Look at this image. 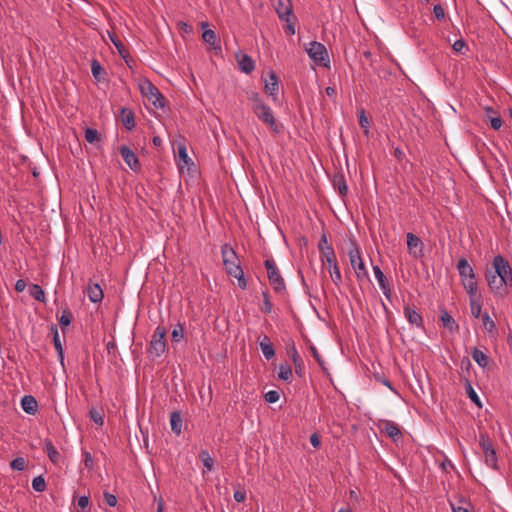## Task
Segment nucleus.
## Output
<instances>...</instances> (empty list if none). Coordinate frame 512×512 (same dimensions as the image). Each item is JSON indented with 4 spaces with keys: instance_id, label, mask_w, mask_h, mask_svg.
Wrapping results in <instances>:
<instances>
[{
    "instance_id": "16",
    "label": "nucleus",
    "mask_w": 512,
    "mask_h": 512,
    "mask_svg": "<svg viewBox=\"0 0 512 512\" xmlns=\"http://www.w3.org/2000/svg\"><path fill=\"white\" fill-rule=\"evenodd\" d=\"M275 9L281 20L285 22L289 21V17L292 14V4L290 0H277Z\"/></svg>"
},
{
    "instance_id": "47",
    "label": "nucleus",
    "mask_w": 512,
    "mask_h": 512,
    "mask_svg": "<svg viewBox=\"0 0 512 512\" xmlns=\"http://www.w3.org/2000/svg\"><path fill=\"white\" fill-rule=\"evenodd\" d=\"M91 419L99 426H102L104 423V418L100 411L93 409L90 411Z\"/></svg>"
},
{
    "instance_id": "8",
    "label": "nucleus",
    "mask_w": 512,
    "mask_h": 512,
    "mask_svg": "<svg viewBox=\"0 0 512 512\" xmlns=\"http://www.w3.org/2000/svg\"><path fill=\"white\" fill-rule=\"evenodd\" d=\"M140 90L142 95L145 96L156 108H163L165 106L164 96L150 81L146 80L141 83Z\"/></svg>"
},
{
    "instance_id": "14",
    "label": "nucleus",
    "mask_w": 512,
    "mask_h": 512,
    "mask_svg": "<svg viewBox=\"0 0 512 512\" xmlns=\"http://www.w3.org/2000/svg\"><path fill=\"white\" fill-rule=\"evenodd\" d=\"M279 90V84H278V77L274 71H270L268 73V79H265V92L273 98V100H276V97L278 95Z\"/></svg>"
},
{
    "instance_id": "56",
    "label": "nucleus",
    "mask_w": 512,
    "mask_h": 512,
    "mask_svg": "<svg viewBox=\"0 0 512 512\" xmlns=\"http://www.w3.org/2000/svg\"><path fill=\"white\" fill-rule=\"evenodd\" d=\"M233 497L238 503L244 502L246 499V491L243 489H238L234 492Z\"/></svg>"
},
{
    "instance_id": "15",
    "label": "nucleus",
    "mask_w": 512,
    "mask_h": 512,
    "mask_svg": "<svg viewBox=\"0 0 512 512\" xmlns=\"http://www.w3.org/2000/svg\"><path fill=\"white\" fill-rule=\"evenodd\" d=\"M373 272L383 294L388 300H391V289L384 273L379 266H373Z\"/></svg>"
},
{
    "instance_id": "44",
    "label": "nucleus",
    "mask_w": 512,
    "mask_h": 512,
    "mask_svg": "<svg viewBox=\"0 0 512 512\" xmlns=\"http://www.w3.org/2000/svg\"><path fill=\"white\" fill-rule=\"evenodd\" d=\"M26 461L23 457H17L12 460L10 466L13 470L23 471L25 469Z\"/></svg>"
},
{
    "instance_id": "37",
    "label": "nucleus",
    "mask_w": 512,
    "mask_h": 512,
    "mask_svg": "<svg viewBox=\"0 0 512 512\" xmlns=\"http://www.w3.org/2000/svg\"><path fill=\"white\" fill-rule=\"evenodd\" d=\"M278 377L286 382H290L293 377L292 369L286 365H280L278 369Z\"/></svg>"
},
{
    "instance_id": "36",
    "label": "nucleus",
    "mask_w": 512,
    "mask_h": 512,
    "mask_svg": "<svg viewBox=\"0 0 512 512\" xmlns=\"http://www.w3.org/2000/svg\"><path fill=\"white\" fill-rule=\"evenodd\" d=\"M29 294L35 300H38L41 302H43L45 300V293H44L43 289L37 284H32L29 286Z\"/></svg>"
},
{
    "instance_id": "41",
    "label": "nucleus",
    "mask_w": 512,
    "mask_h": 512,
    "mask_svg": "<svg viewBox=\"0 0 512 512\" xmlns=\"http://www.w3.org/2000/svg\"><path fill=\"white\" fill-rule=\"evenodd\" d=\"M262 297H263V308H262V310L265 313L270 314L272 312V309H273V304H272V302L270 300L269 291L267 289L262 291Z\"/></svg>"
},
{
    "instance_id": "64",
    "label": "nucleus",
    "mask_w": 512,
    "mask_h": 512,
    "mask_svg": "<svg viewBox=\"0 0 512 512\" xmlns=\"http://www.w3.org/2000/svg\"><path fill=\"white\" fill-rule=\"evenodd\" d=\"M453 512H471L467 507L452 505Z\"/></svg>"
},
{
    "instance_id": "30",
    "label": "nucleus",
    "mask_w": 512,
    "mask_h": 512,
    "mask_svg": "<svg viewBox=\"0 0 512 512\" xmlns=\"http://www.w3.org/2000/svg\"><path fill=\"white\" fill-rule=\"evenodd\" d=\"M465 390H466V393L469 397V399L475 404L477 405L478 407H482V403H481V400L478 396V394L476 393V391L474 390L471 382L466 379L465 381Z\"/></svg>"
},
{
    "instance_id": "19",
    "label": "nucleus",
    "mask_w": 512,
    "mask_h": 512,
    "mask_svg": "<svg viewBox=\"0 0 512 512\" xmlns=\"http://www.w3.org/2000/svg\"><path fill=\"white\" fill-rule=\"evenodd\" d=\"M487 119L494 130H499L502 127V119L498 113L490 106L484 108Z\"/></svg>"
},
{
    "instance_id": "63",
    "label": "nucleus",
    "mask_w": 512,
    "mask_h": 512,
    "mask_svg": "<svg viewBox=\"0 0 512 512\" xmlns=\"http://www.w3.org/2000/svg\"><path fill=\"white\" fill-rule=\"evenodd\" d=\"M285 30L290 35H294L295 34V26H294V24L290 23V20L288 22H286Z\"/></svg>"
},
{
    "instance_id": "9",
    "label": "nucleus",
    "mask_w": 512,
    "mask_h": 512,
    "mask_svg": "<svg viewBox=\"0 0 512 512\" xmlns=\"http://www.w3.org/2000/svg\"><path fill=\"white\" fill-rule=\"evenodd\" d=\"M252 110L259 120L269 125L270 129L275 133H280V126L276 122L271 108L267 104H258L252 106Z\"/></svg>"
},
{
    "instance_id": "21",
    "label": "nucleus",
    "mask_w": 512,
    "mask_h": 512,
    "mask_svg": "<svg viewBox=\"0 0 512 512\" xmlns=\"http://www.w3.org/2000/svg\"><path fill=\"white\" fill-rule=\"evenodd\" d=\"M21 407L26 413L34 415L37 412L38 403L33 396L25 395L21 399Z\"/></svg>"
},
{
    "instance_id": "24",
    "label": "nucleus",
    "mask_w": 512,
    "mask_h": 512,
    "mask_svg": "<svg viewBox=\"0 0 512 512\" xmlns=\"http://www.w3.org/2000/svg\"><path fill=\"white\" fill-rule=\"evenodd\" d=\"M121 121L128 130H133L136 126L134 114L127 108L121 109Z\"/></svg>"
},
{
    "instance_id": "52",
    "label": "nucleus",
    "mask_w": 512,
    "mask_h": 512,
    "mask_svg": "<svg viewBox=\"0 0 512 512\" xmlns=\"http://www.w3.org/2000/svg\"><path fill=\"white\" fill-rule=\"evenodd\" d=\"M433 13L438 20H443L445 18V10L440 4L434 6Z\"/></svg>"
},
{
    "instance_id": "58",
    "label": "nucleus",
    "mask_w": 512,
    "mask_h": 512,
    "mask_svg": "<svg viewBox=\"0 0 512 512\" xmlns=\"http://www.w3.org/2000/svg\"><path fill=\"white\" fill-rule=\"evenodd\" d=\"M232 277L236 278L238 280V285L241 289H245L247 286V281L244 277V272L241 270L239 275H232Z\"/></svg>"
},
{
    "instance_id": "61",
    "label": "nucleus",
    "mask_w": 512,
    "mask_h": 512,
    "mask_svg": "<svg viewBox=\"0 0 512 512\" xmlns=\"http://www.w3.org/2000/svg\"><path fill=\"white\" fill-rule=\"evenodd\" d=\"M57 318H58V322H59V327H60L61 331L64 333V321H65L64 311H62V312L58 311Z\"/></svg>"
},
{
    "instance_id": "12",
    "label": "nucleus",
    "mask_w": 512,
    "mask_h": 512,
    "mask_svg": "<svg viewBox=\"0 0 512 512\" xmlns=\"http://www.w3.org/2000/svg\"><path fill=\"white\" fill-rule=\"evenodd\" d=\"M407 247L409 253L414 258H420L423 256V243L416 235L413 233H407Z\"/></svg>"
},
{
    "instance_id": "35",
    "label": "nucleus",
    "mask_w": 512,
    "mask_h": 512,
    "mask_svg": "<svg viewBox=\"0 0 512 512\" xmlns=\"http://www.w3.org/2000/svg\"><path fill=\"white\" fill-rule=\"evenodd\" d=\"M358 117H359V125L361 127V129L363 130V133L368 136L369 135V132H370V121L369 119L367 118L366 116V113H365V110L364 109H361L359 112H358Z\"/></svg>"
},
{
    "instance_id": "20",
    "label": "nucleus",
    "mask_w": 512,
    "mask_h": 512,
    "mask_svg": "<svg viewBox=\"0 0 512 512\" xmlns=\"http://www.w3.org/2000/svg\"><path fill=\"white\" fill-rule=\"evenodd\" d=\"M471 356L473 360L478 364L481 368H486L490 363L489 356L482 350L474 347L471 351Z\"/></svg>"
},
{
    "instance_id": "27",
    "label": "nucleus",
    "mask_w": 512,
    "mask_h": 512,
    "mask_svg": "<svg viewBox=\"0 0 512 512\" xmlns=\"http://www.w3.org/2000/svg\"><path fill=\"white\" fill-rule=\"evenodd\" d=\"M239 68L242 72L250 74L254 70V62L252 58L246 54H243L238 59Z\"/></svg>"
},
{
    "instance_id": "2",
    "label": "nucleus",
    "mask_w": 512,
    "mask_h": 512,
    "mask_svg": "<svg viewBox=\"0 0 512 512\" xmlns=\"http://www.w3.org/2000/svg\"><path fill=\"white\" fill-rule=\"evenodd\" d=\"M484 276L488 288L496 300H502L508 296L509 287L512 286V281L496 277L490 272V270H485Z\"/></svg>"
},
{
    "instance_id": "39",
    "label": "nucleus",
    "mask_w": 512,
    "mask_h": 512,
    "mask_svg": "<svg viewBox=\"0 0 512 512\" xmlns=\"http://www.w3.org/2000/svg\"><path fill=\"white\" fill-rule=\"evenodd\" d=\"M184 338V327L182 324L178 323L174 326L171 333L172 342H180Z\"/></svg>"
},
{
    "instance_id": "31",
    "label": "nucleus",
    "mask_w": 512,
    "mask_h": 512,
    "mask_svg": "<svg viewBox=\"0 0 512 512\" xmlns=\"http://www.w3.org/2000/svg\"><path fill=\"white\" fill-rule=\"evenodd\" d=\"M384 428L389 437L395 439L401 436V431L397 424L392 421L386 420L384 422Z\"/></svg>"
},
{
    "instance_id": "48",
    "label": "nucleus",
    "mask_w": 512,
    "mask_h": 512,
    "mask_svg": "<svg viewBox=\"0 0 512 512\" xmlns=\"http://www.w3.org/2000/svg\"><path fill=\"white\" fill-rule=\"evenodd\" d=\"M289 353L291 354L292 361L295 365V372L298 373V363L301 362V359H300L299 353L294 345L291 347V350L289 351Z\"/></svg>"
},
{
    "instance_id": "49",
    "label": "nucleus",
    "mask_w": 512,
    "mask_h": 512,
    "mask_svg": "<svg viewBox=\"0 0 512 512\" xmlns=\"http://www.w3.org/2000/svg\"><path fill=\"white\" fill-rule=\"evenodd\" d=\"M178 157H179V160L181 162H183L184 164H188L189 161H190V158L187 154V150H186V147L185 146H179L178 147Z\"/></svg>"
},
{
    "instance_id": "7",
    "label": "nucleus",
    "mask_w": 512,
    "mask_h": 512,
    "mask_svg": "<svg viewBox=\"0 0 512 512\" xmlns=\"http://www.w3.org/2000/svg\"><path fill=\"white\" fill-rule=\"evenodd\" d=\"M265 268L267 269L268 279L270 284L276 293H282L286 290V285L283 277L277 268L273 259H266L264 262Z\"/></svg>"
},
{
    "instance_id": "38",
    "label": "nucleus",
    "mask_w": 512,
    "mask_h": 512,
    "mask_svg": "<svg viewBox=\"0 0 512 512\" xmlns=\"http://www.w3.org/2000/svg\"><path fill=\"white\" fill-rule=\"evenodd\" d=\"M481 320L488 333H494L496 331V324L487 312L483 313Z\"/></svg>"
},
{
    "instance_id": "26",
    "label": "nucleus",
    "mask_w": 512,
    "mask_h": 512,
    "mask_svg": "<svg viewBox=\"0 0 512 512\" xmlns=\"http://www.w3.org/2000/svg\"><path fill=\"white\" fill-rule=\"evenodd\" d=\"M441 322L443 326L448 329L450 332L457 331L459 326L454 320V318L447 312L442 311L440 316Z\"/></svg>"
},
{
    "instance_id": "5",
    "label": "nucleus",
    "mask_w": 512,
    "mask_h": 512,
    "mask_svg": "<svg viewBox=\"0 0 512 512\" xmlns=\"http://www.w3.org/2000/svg\"><path fill=\"white\" fill-rule=\"evenodd\" d=\"M348 256L357 279L367 278L369 274L361 257L359 247L355 241L351 242V248L348 252Z\"/></svg>"
},
{
    "instance_id": "53",
    "label": "nucleus",
    "mask_w": 512,
    "mask_h": 512,
    "mask_svg": "<svg viewBox=\"0 0 512 512\" xmlns=\"http://www.w3.org/2000/svg\"><path fill=\"white\" fill-rule=\"evenodd\" d=\"M453 50L457 53H463V50L466 49V43L463 39H458L453 43Z\"/></svg>"
},
{
    "instance_id": "25",
    "label": "nucleus",
    "mask_w": 512,
    "mask_h": 512,
    "mask_svg": "<svg viewBox=\"0 0 512 512\" xmlns=\"http://www.w3.org/2000/svg\"><path fill=\"white\" fill-rule=\"evenodd\" d=\"M182 417L180 412L174 411L170 414V426L171 430L176 434L180 435L182 432Z\"/></svg>"
},
{
    "instance_id": "60",
    "label": "nucleus",
    "mask_w": 512,
    "mask_h": 512,
    "mask_svg": "<svg viewBox=\"0 0 512 512\" xmlns=\"http://www.w3.org/2000/svg\"><path fill=\"white\" fill-rule=\"evenodd\" d=\"M26 282L23 279H19L15 283V290L17 292H23L26 288Z\"/></svg>"
},
{
    "instance_id": "13",
    "label": "nucleus",
    "mask_w": 512,
    "mask_h": 512,
    "mask_svg": "<svg viewBox=\"0 0 512 512\" xmlns=\"http://www.w3.org/2000/svg\"><path fill=\"white\" fill-rule=\"evenodd\" d=\"M404 316L411 325L423 329V317L415 308L405 305Z\"/></svg>"
},
{
    "instance_id": "17",
    "label": "nucleus",
    "mask_w": 512,
    "mask_h": 512,
    "mask_svg": "<svg viewBox=\"0 0 512 512\" xmlns=\"http://www.w3.org/2000/svg\"><path fill=\"white\" fill-rule=\"evenodd\" d=\"M121 156L124 162L132 169L137 170L139 168V161L136 154L129 149L127 146H122L120 148Z\"/></svg>"
},
{
    "instance_id": "62",
    "label": "nucleus",
    "mask_w": 512,
    "mask_h": 512,
    "mask_svg": "<svg viewBox=\"0 0 512 512\" xmlns=\"http://www.w3.org/2000/svg\"><path fill=\"white\" fill-rule=\"evenodd\" d=\"M310 350H311V353H312L313 357L316 359V361L319 364H321L322 363V359H321V356H320L318 350L314 346H311Z\"/></svg>"
},
{
    "instance_id": "57",
    "label": "nucleus",
    "mask_w": 512,
    "mask_h": 512,
    "mask_svg": "<svg viewBox=\"0 0 512 512\" xmlns=\"http://www.w3.org/2000/svg\"><path fill=\"white\" fill-rule=\"evenodd\" d=\"M109 38L111 42L115 45V47L121 52V49L123 48V44L121 40L113 33L108 32Z\"/></svg>"
},
{
    "instance_id": "45",
    "label": "nucleus",
    "mask_w": 512,
    "mask_h": 512,
    "mask_svg": "<svg viewBox=\"0 0 512 512\" xmlns=\"http://www.w3.org/2000/svg\"><path fill=\"white\" fill-rule=\"evenodd\" d=\"M85 139L89 143H94L99 139L98 131L96 129L87 128L85 131Z\"/></svg>"
},
{
    "instance_id": "6",
    "label": "nucleus",
    "mask_w": 512,
    "mask_h": 512,
    "mask_svg": "<svg viewBox=\"0 0 512 512\" xmlns=\"http://www.w3.org/2000/svg\"><path fill=\"white\" fill-rule=\"evenodd\" d=\"M166 330L162 326H158L152 336L149 346V353L153 357H160L164 354L167 347Z\"/></svg>"
},
{
    "instance_id": "51",
    "label": "nucleus",
    "mask_w": 512,
    "mask_h": 512,
    "mask_svg": "<svg viewBox=\"0 0 512 512\" xmlns=\"http://www.w3.org/2000/svg\"><path fill=\"white\" fill-rule=\"evenodd\" d=\"M104 501L110 507H114L117 504L116 496L111 494V493H109V492H105L104 493Z\"/></svg>"
},
{
    "instance_id": "23",
    "label": "nucleus",
    "mask_w": 512,
    "mask_h": 512,
    "mask_svg": "<svg viewBox=\"0 0 512 512\" xmlns=\"http://www.w3.org/2000/svg\"><path fill=\"white\" fill-rule=\"evenodd\" d=\"M259 346L265 359L270 360L275 356V350L272 344L270 343L268 336L265 335L263 337V339L259 343Z\"/></svg>"
},
{
    "instance_id": "29",
    "label": "nucleus",
    "mask_w": 512,
    "mask_h": 512,
    "mask_svg": "<svg viewBox=\"0 0 512 512\" xmlns=\"http://www.w3.org/2000/svg\"><path fill=\"white\" fill-rule=\"evenodd\" d=\"M333 186L338 190L341 196H345L348 191L346 180L342 174L335 175L333 178Z\"/></svg>"
},
{
    "instance_id": "28",
    "label": "nucleus",
    "mask_w": 512,
    "mask_h": 512,
    "mask_svg": "<svg viewBox=\"0 0 512 512\" xmlns=\"http://www.w3.org/2000/svg\"><path fill=\"white\" fill-rule=\"evenodd\" d=\"M320 252L323 255V261L325 260L329 266L337 264V258L332 246H320Z\"/></svg>"
},
{
    "instance_id": "10",
    "label": "nucleus",
    "mask_w": 512,
    "mask_h": 512,
    "mask_svg": "<svg viewBox=\"0 0 512 512\" xmlns=\"http://www.w3.org/2000/svg\"><path fill=\"white\" fill-rule=\"evenodd\" d=\"M479 445L483 451L485 463L492 469H497V455L491 439L488 435L481 433L479 435Z\"/></svg>"
},
{
    "instance_id": "43",
    "label": "nucleus",
    "mask_w": 512,
    "mask_h": 512,
    "mask_svg": "<svg viewBox=\"0 0 512 512\" xmlns=\"http://www.w3.org/2000/svg\"><path fill=\"white\" fill-rule=\"evenodd\" d=\"M32 488L37 492H43L46 489L45 479L37 476L32 480Z\"/></svg>"
},
{
    "instance_id": "4",
    "label": "nucleus",
    "mask_w": 512,
    "mask_h": 512,
    "mask_svg": "<svg viewBox=\"0 0 512 512\" xmlns=\"http://www.w3.org/2000/svg\"><path fill=\"white\" fill-rule=\"evenodd\" d=\"M305 51L310 59L316 64L324 67H329L330 59L326 47L317 41L310 42Z\"/></svg>"
},
{
    "instance_id": "1",
    "label": "nucleus",
    "mask_w": 512,
    "mask_h": 512,
    "mask_svg": "<svg viewBox=\"0 0 512 512\" xmlns=\"http://www.w3.org/2000/svg\"><path fill=\"white\" fill-rule=\"evenodd\" d=\"M457 270L461 277V283L467 294H477L478 282L473 267L466 258H460L457 262Z\"/></svg>"
},
{
    "instance_id": "55",
    "label": "nucleus",
    "mask_w": 512,
    "mask_h": 512,
    "mask_svg": "<svg viewBox=\"0 0 512 512\" xmlns=\"http://www.w3.org/2000/svg\"><path fill=\"white\" fill-rule=\"evenodd\" d=\"M53 340H54V346H55V349H56L57 353L61 354L62 352H64V350L62 348L61 340H60V337H59V334H58L57 330L54 331Z\"/></svg>"
},
{
    "instance_id": "40",
    "label": "nucleus",
    "mask_w": 512,
    "mask_h": 512,
    "mask_svg": "<svg viewBox=\"0 0 512 512\" xmlns=\"http://www.w3.org/2000/svg\"><path fill=\"white\" fill-rule=\"evenodd\" d=\"M45 451L47 452L50 460L53 462V463H57L60 459V455L59 453L57 452V450L54 448V446L52 445L51 442H47L45 444Z\"/></svg>"
},
{
    "instance_id": "59",
    "label": "nucleus",
    "mask_w": 512,
    "mask_h": 512,
    "mask_svg": "<svg viewBox=\"0 0 512 512\" xmlns=\"http://www.w3.org/2000/svg\"><path fill=\"white\" fill-rule=\"evenodd\" d=\"M310 443L313 447L318 448L321 445L320 437L314 433L310 436Z\"/></svg>"
},
{
    "instance_id": "34",
    "label": "nucleus",
    "mask_w": 512,
    "mask_h": 512,
    "mask_svg": "<svg viewBox=\"0 0 512 512\" xmlns=\"http://www.w3.org/2000/svg\"><path fill=\"white\" fill-rule=\"evenodd\" d=\"M200 459L207 471H212L214 468V459L207 450H202L199 454Z\"/></svg>"
},
{
    "instance_id": "54",
    "label": "nucleus",
    "mask_w": 512,
    "mask_h": 512,
    "mask_svg": "<svg viewBox=\"0 0 512 512\" xmlns=\"http://www.w3.org/2000/svg\"><path fill=\"white\" fill-rule=\"evenodd\" d=\"M248 98L253 103V106H258V104H265L261 96L256 92H251Z\"/></svg>"
},
{
    "instance_id": "33",
    "label": "nucleus",
    "mask_w": 512,
    "mask_h": 512,
    "mask_svg": "<svg viewBox=\"0 0 512 512\" xmlns=\"http://www.w3.org/2000/svg\"><path fill=\"white\" fill-rule=\"evenodd\" d=\"M207 26H208L207 23H202V28L204 29L202 38L206 43L210 44L211 46L216 47V44H217L216 34L211 29H205Z\"/></svg>"
},
{
    "instance_id": "46",
    "label": "nucleus",
    "mask_w": 512,
    "mask_h": 512,
    "mask_svg": "<svg viewBox=\"0 0 512 512\" xmlns=\"http://www.w3.org/2000/svg\"><path fill=\"white\" fill-rule=\"evenodd\" d=\"M264 397H265V401H266L267 403L272 404V403H276V402L279 400V398H280V394H279V392H278V391H276V390H270V391H268V392L265 394V396H264Z\"/></svg>"
},
{
    "instance_id": "32",
    "label": "nucleus",
    "mask_w": 512,
    "mask_h": 512,
    "mask_svg": "<svg viewBox=\"0 0 512 512\" xmlns=\"http://www.w3.org/2000/svg\"><path fill=\"white\" fill-rule=\"evenodd\" d=\"M91 72H92V75L93 77L95 78V80L97 82H102L104 81V74H105V71L103 69V67L101 66V64L96 61V60H93L92 63H91Z\"/></svg>"
},
{
    "instance_id": "22",
    "label": "nucleus",
    "mask_w": 512,
    "mask_h": 512,
    "mask_svg": "<svg viewBox=\"0 0 512 512\" xmlns=\"http://www.w3.org/2000/svg\"><path fill=\"white\" fill-rule=\"evenodd\" d=\"M88 298L93 303H98L103 299V290L99 284H90L87 288Z\"/></svg>"
},
{
    "instance_id": "42",
    "label": "nucleus",
    "mask_w": 512,
    "mask_h": 512,
    "mask_svg": "<svg viewBox=\"0 0 512 512\" xmlns=\"http://www.w3.org/2000/svg\"><path fill=\"white\" fill-rule=\"evenodd\" d=\"M329 273H330L332 281L336 285H339L341 283L342 276H341V272H340V269L338 267V264L330 266Z\"/></svg>"
},
{
    "instance_id": "3",
    "label": "nucleus",
    "mask_w": 512,
    "mask_h": 512,
    "mask_svg": "<svg viewBox=\"0 0 512 512\" xmlns=\"http://www.w3.org/2000/svg\"><path fill=\"white\" fill-rule=\"evenodd\" d=\"M221 254L226 272L232 275H239L242 268L235 250L229 244L221 246Z\"/></svg>"
},
{
    "instance_id": "50",
    "label": "nucleus",
    "mask_w": 512,
    "mask_h": 512,
    "mask_svg": "<svg viewBox=\"0 0 512 512\" xmlns=\"http://www.w3.org/2000/svg\"><path fill=\"white\" fill-rule=\"evenodd\" d=\"M77 506L80 508L83 512L88 508L89 506V497L86 495L80 496L77 499Z\"/></svg>"
},
{
    "instance_id": "18",
    "label": "nucleus",
    "mask_w": 512,
    "mask_h": 512,
    "mask_svg": "<svg viewBox=\"0 0 512 512\" xmlns=\"http://www.w3.org/2000/svg\"><path fill=\"white\" fill-rule=\"evenodd\" d=\"M469 296V305H470V310H471V314L474 318H481L483 313H482V305H481V302H480V296L477 294H468Z\"/></svg>"
},
{
    "instance_id": "11",
    "label": "nucleus",
    "mask_w": 512,
    "mask_h": 512,
    "mask_svg": "<svg viewBox=\"0 0 512 512\" xmlns=\"http://www.w3.org/2000/svg\"><path fill=\"white\" fill-rule=\"evenodd\" d=\"M486 270H490V272L496 277L512 281V268L509 262L502 255H496L493 258L492 267L486 268Z\"/></svg>"
}]
</instances>
